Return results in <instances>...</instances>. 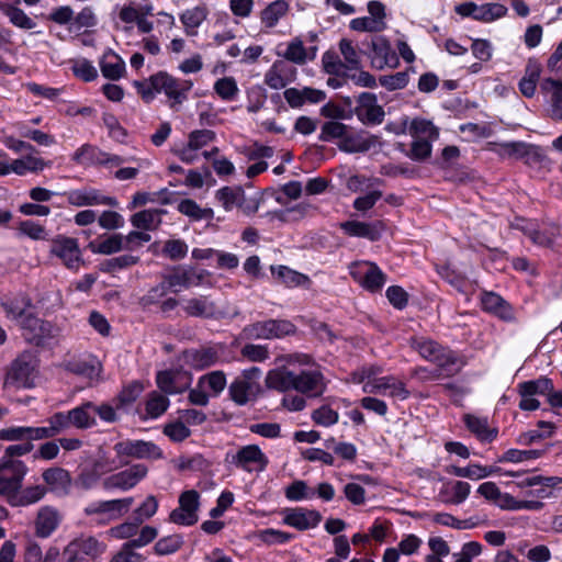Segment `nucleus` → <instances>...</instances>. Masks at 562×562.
Instances as JSON below:
<instances>
[{
    "label": "nucleus",
    "instance_id": "13d9d810",
    "mask_svg": "<svg viewBox=\"0 0 562 562\" xmlns=\"http://www.w3.org/2000/svg\"><path fill=\"white\" fill-rule=\"evenodd\" d=\"M339 49L344 59L346 61V67L349 69H359L360 68V56L353 46L352 42L347 38H342L339 42Z\"/></svg>",
    "mask_w": 562,
    "mask_h": 562
},
{
    "label": "nucleus",
    "instance_id": "f257e3e1",
    "mask_svg": "<svg viewBox=\"0 0 562 562\" xmlns=\"http://www.w3.org/2000/svg\"><path fill=\"white\" fill-rule=\"evenodd\" d=\"M134 86L147 103L154 100L156 93L164 92L169 99L170 109L178 111L179 106L188 99L192 81L177 79L166 71H159L150 76L148 80L134 81Z\"/></svg>",
    "mask_w": 562,
    "mask_h": 562
},
{
    "label": "nucleus",
    "instance_id": "5fc2aeb1",
    "mask_svg": "<svg viewBox=\"0 0 562 562\" xmlns=\"http://www.w3.org/2000/svg\"><path fill=\"white\" fill-rule=\"evenodd\" d=\"M283 56L292 63L303 65L307 60V49L304 47L301 38L295 37L289 43Z\"/></svg>",
    "mask_w": 562,
    "mask_h": 562
},
{
    "label": "nucleus",
    "instance_id": "49530a36",
    "mask_svg": "<svg viewBox=\"0 0 562 562\" xmlns=\"http://www.w3.org/2000/svg\"><path fill=\"white\" fill-rule=\"evenodd\" d=\"M48 166L46 161L34 156H26L22 159H16L11 164V169L18 175H24L26 171H40Z\"/></svg>",
    "mask_w": 562,
    "mask_h": 562
},
{
    "label": "nucleus",
    "instance_id": "72a5a7b5",
    "mask_svg": "<svg viewBox=\"0 0 562 562\" xmlns=\"http://www.w3.org/2000/svg\"><path fill=\"white\" fill-rule=\"evenodd\" d=\"M289 3L285 0H276L269 3L260 13L261 22L266 27H273L279 20L286 15Z\"/></svg>",
    "mask_w": 562,
    "mask_h": 562
},
{
    "label": "nucleus",
    "instance_id": "20e7f679",
    "mask_svg": "<svg viewBox=\"0 0 562 562\" xmlns=\"http://www.w3.org/2000/svg\"><path fill=\"white\" fill-rule=\"evenodd\" d=\"M296 327L286 319H268L247 325L243 329V337L248 340L283 338L294 335Z\"/></svg>",
    "mask_w": 562,
    "mask_h": 562
},
{
    "label": "nucleus",
    "instance_id": "a211bd4d",
    "mask_svg": "<svg viewBox=\"0 0 562 562\" xmlns=\"http://www.w3.org/2000/svg\"><path fill=\"white\" fill-rule=\"evenodd\" d=\"M322 520V515L315 509L295 508L289 510L283 521L297 530H307L316 527Z\"/></svg>",
    "mask_w": 562,
    "mask_h": 562
},
{
    "label": "nucleus",
    "instance_id": "69168bd1",
    "mask_svg": "<svg viewBox=\"0 0 562 562\" xmlns=\"http://www.w3.org/2000/svg\"><path fill=\"white\" fill-rule=\"evenodd\" d=\"M5 15L9 18L13 25L20 29L31 30L36 25L35 22L30 16H27L23 10L14 5H11Z\"/></svg>",
    "mask_w": 562,
    "mask_h": 562
},
{
    "label": "nucleus",
    "instance_id": "f704fd0d",
    "mask_svg": "<svg viewBox=\"0 0 562 562\" xmlns=\"http://www.w3.org/2000/svg\"><path fill=\"white\" fill-rule=\"evenodd\" d=\"M541 67L536 61H529L526 68V74L519 81V90L526 98H531L535 94L537 82L540 78Z\"/></svg>",
    "mask_w": 562,
    "mask_h": 562
},
{
    "label": "nucleus",
    "instance_id": "bf43d9fd",
    "mask_svg": "<svg viewBox=\"0 0 562 562\" xmlns=\"http://www.w3.org/2000/svg\"><path fill=\"white\" fill-rule=\"evenodd\" d=\"M183 544L180 535H172L159 539L155 544V552L159 555L171 554L178 551Z\"/></svg>",
    "mask_w": 562,
    "mask_h": 562
},
{
    "label": "nucleus",
    "instance_id": "2eb2a0df",
    "mask_svg": "<svg viewBox=\"0 0 562 562\" xmlns=\"http://www.w3.org/2000/svg\"><path fill=\"white\" fill-rule=\"evenodd\" d=\"M371 65L373 68L383 69L385 67L395 68L398 65V57L391 47L389 41L378 37L372 41Z\"/></svg>",
    "mask_w": 562,
    "mask_h": 562
},
{
    "label": "nucleus",
    "instance_id": "4be33fe9",
    "mask_svg": "<svg viewBox=\"0 0 562 562\" xmlns=\"http://www.w3.org/2000/svg\"><path fill=\"white\" fill-rule=\"evenodd\" d=\"M340 227L350 236L364 237L372 241L378 240L383 231V224L381 222L369 224L358 221H347L341 223Z\"/></svg>",
    "mask_w": 562,
    "mask_h": 562
},
{
    "label": "nucleus",
    "instance_id": "6e6d98bb",
    "mask_svg": "<svg viewBox=\"0 0 562 562\" xmlns=\"http://www.w3.org/2000/svg\"><path fill=\"white\" fill-rule=\"evenodd\" d=\"M350 27L358 32H381L386 27L385 21L374 20L370 16L357 18L350 22Z\"/></svg>",
    "mask_w": 562,
    "mask_h": 562
},
{
    "label": "nucleus",
    "instance_id": "774afa93",
    "mask_svg": "<svg viewBox=\"0 0 562 562\" xmlns=\"http://www.w3.org/2000/svg\"><path fill=\"white\" fill-rule=\"evenodd\" d=\"M214 89L216 93L224 100H232L238 92L236 81L232 77L218 79L215 82Z\"/></svg>",
    "mask_w": 562,
    "mask_h": 562
},
{
    "label": "nucleus",
    "instance_id": "a19ab883",
    "mask_svg": "<svg viewBox=\"0 0 562 562\" xmlns=\"http://www.w3.org/2000/svg\"><path fill=\"white\" fill-rule=\"evenodd\" d=\"M46 494V488L42 485H34L26 487L21 491V488L15 493L14 497L11 499L13 505H30L38 502Z\"/></svg>",
    "mask_w": 562,
    "mask_h": 562
},
{
    "label": "nucleus",
    "instance_id": "603ef678",
    "mask_svg": "<svg viewBox=\"0 0 562 562\" xmlns=\"http://www.w3.org/2000/svg\"><path fill=\"white\" fill-rule=\"evenodd\" d=\"M560 229L557 225H552L544 231L531 229L529 231V238L538 246L551 247L554 239L559 236Z\"/></svg>",
    "mask_w": 562,
    "mask_h": 562
},
{
    "label": "nucleus",
    "instance_id": "3c124183",
    "mask_svg": "<svg viewBox=\"0 0 562 562\" xmlns=\"http://www.w3.org/2000/svg\"><path fill=\"white\" fill-rule=\"evenodd\" d=\"M139 258L132 255H123L100 263V271L111 273L120 269L128 268L138 262Z\"/></svg>",
    "mask_w": 562,
    "mask_h": 562
},
{
    "label": "nucleus",
    "instance_id": "58836bf2",
    "mask_svg": "<svg viewBox=\"0 0 562 562\" xmlns=\"http://www.w3.org/2000/svg\"><path fill=\"white\" fill-rule=\"evenodd\" d=\"M42 477L44 482L52 487V490H65L71 482L68 471L59 467L45 470Z\"/></svg>",
    "mask_w": 562,
    "mask_h": 562
},
{
    "label": "nucleus",
    "instance_id": "4468645a",
    "mask_svg": "<svg viewBox=\"0 0 562 562\" xmlns=\"http://www.w3.org/2000/svg\"><path fill=\"white\" fill-rule=\"evenodd\" d=\"M190 381V374L173 370L159 371L156 376L158 387L166 394L184 392Z\"/></svg>",
    "mask_w": 562,
    "mask_h": 562
},
{
    "label": "nucleus",
    "instance_id": "4c0bfd02",
    "mask_svg": "<svg viewBox=\"0 0 562 562\" xmlns=\"http://www.w3.org/2000/svg\"><path fill=\"white\" fill-rule=\"evenodd\" d=\"M552 390V381L548 378L522 382L518 385V392L521 397L543 394L549 395Z\"/></svg>",
    "mask_w": 562,
    "mask_h": 562
},
{
    "label": "nucleus",
    "instance_id": "ddd939ff",
    "mask_svg": "<svg viewBox=\"0 0 562 562\" xmlns=\"http://www.w3.org/2000/svg\"><path fill=\"white\" fill-rule=\"evenodd\" d=\"M359 270L351 271V276L358 280L361 285L371 291L376 292L384 285L386 277L380 268L373 262H363L358 265Z\"/></svg>",
    "mask_w": 562,
    "mask_h": 562
},
{
    "label": "nucleus",
    "instance_id": "6ab92c4d",
    "mask_svg": "<svg viewBox=\"0 0 562 562\" xmlns=\"http://www.w3.org/2000/svg\"><path fill=\"white\" fill-rule=\"evenodd\" d=\"M133 504V498H122L113 501L99 502L86 507L87 515L109 514L111 518L116 519L126 514Z\"/></svg>",
    "mask_w": 562,
    "mask_h": 562
},
{
    "label": "nucleus",
    "instance_id": "c9c22d12",
    "mask_svg": "<svg viewBox=\"0 0 562 562\" xmlns=\"http://www.w3.org/2000/svg\"><path fill=\"white\" fill-rule=\"evenodd\" d=\"M88 248L93 254L112 255L124 249V236L121 234H114L106 237L103 240L90 241Z\"/></svg>",
    "mask_w": 562,
    "mask_h": 562
},
{
    "label": "nucleus",
    "instance_id": "c756f323",
    "mask_svg": "<svg viewBox=\"0 0 562 562\" xmlns=\"http://www.w3.org/2000/svg\"><path fill=\"white\" fill-rule=\"evenodd\" d=\"M294 375L295 373L285 368L271 370L266 376V385L281 392L291 390L294 387Z\"/></svg>",
    "mask_w": 562,
    "mask_h": 562
},
{
    "label": "nucleus",
    "instance_id": "de8ad7c7",
    "mask_svg": "<svg viewBox=\"0 0 562 562\" xmlns=\"http://www.w3.org/2000/svg\"><path fill=\"white\" fill-rule=\"evenodd\" d=\"M409 131L412 136L417 139L425 138L432 140L438 137V130L432 125L431 122L426 120H413Z\"/></svg>",
    "mask_w": 562,
    "mask_h": 562
},
{
    "label": "nucleus",
    "instance_id": "c85d7f7f",
    "mask_svg": "<svg viewBox=\"0 0 562 562\" xmlns=\"http://www.w3.org/2000/svg\"><path fill=\"white\" fill-rule=\"evenodd\" d=\"M165 210H144L131 217L132 225L138 229L155 231L161 223V215Z\"/></svg>",
    "mask_w": 562,
    "mask_h": 562
},
{
    "label": "nucleus",
    "instance_id": "ea45409f",
    "mask_svg": "<svg viewBox=\"0 0 562 562\" xmlns=\"http://www.w3.org/2000/svg\"><path fill=\"white\" fill-rule=\"evenodd\" d=\"M191 285V276L187 270L175 269L171 273L165 277V282L159 286L151 290V292H158L161 289V295L166 293L167 288L183 286L189 288Z\"/></svg>",
    "mask_w": 562,
    "mask_h": 562
},
{
    "label": "nucleus",
    "instance_id": "5701e85b",
    "mask_svg": "<svg viewBox=\"0 0 562 562\" xmlns=\"http://www.w3.org/2000/svg\"><path fill=\"white\" fill-rule=\"evenodd\" d=\"M378 136L367 135L366 132L349 134L338 144L339 149L346 153H366L376 145Z\"/></svg>",
    "mask_w": 562,
    "mask_h": 562
},
{
    "label": "nucleus",
    "instance_id": "423d86ee",
    "mask_svg": "<svg viewBox=\"0 0 562 562\" xmlns=\"http://www.w3.org/2000/svg\"><path fill=\"white\" fill-rule=\"evenodd\" d=\"M113 450L123 465L130 463V458L159 459L162 457L161 450L155 443L144 440H123L115 443Z\"/></svg>",
    "mask_w": 562,
    "mask_h": 562
},
{
    "label": "nucleus",
    "instance_id": "e2e57ef3",
    "mask_svg": "<svg viewBox=\"0 0 562 562\" xmlns=\"http://www.w3.org/2000/svg\"><path fill=\"white\" fill-rule=\"evenodd\" d=\"M499 147L498 154L502 157L522 159L526 155L528 144L524 142H510L497 144Z\"/></svg>",
    "mask_w": 562,
    "mask_h": 562
},
{
    "label": "nucleus",
    "instance_id": "4d7b16f0",
    "mask_svg": "<svg viewBox=\"0 0 562 562\" xmlns=\"http://www.w3.org/2000/svg\"><path fill=\"white\" fill-rule=\"evenodd\" d=\"M168 406L169 400L165 395L151 392L146 402V412L150 417L156 418L164 414Z\"/></svg>",
    "mask_w": 562,
    "mask_h": 562
},
{
    "label": "nucleus",
    "instance_id": "b1692460",
    "mask_svg": "<svg viewBox=\"0 0 562 562\" xmlns=\"http://www.w3.org/2000/svg\"><path fill=\"white\" fill-rule=\"evenodd\" d=\"M68 202L75 206H85V205H109L116 206L117 201L111 196L100 195L97 191H72L68 195Z\"/></svg>",
    "mask_w": 562,
    "mask_h": 562
},
{
    "label": "nucleus",
    "instance_id": "e433bc0d",
    "mask_svg": "<svg viewBox=\"0 0 562 562\" xmlns=\"http://www.w3.org/2000/svg\"><path fill=\"white\" fill-rule=\"evenodd\" d=\"M498 471L499 469L496 467H482L480 464H472L465 468L452 465L449 470V473L459 477L480 480Z\"/></svg>",
    "mask_w": 562,
    "mask_h": 562
},
{
    "label": "nucleus",
    "instance_id": "9b49d317",
    "mask_svg": "<svg viewBox=\"0 0 562 562\" xmlns=\"http://www.w3.org/2000/svg\"><path fill=\"white\" fill-rule=\"evenodd\" d=\"M232 462L247 472L263 471L268 464V458L256 445L241 447L232 458Z\"/></svg>",
    "mask_w": 562,
    "mask_h": 562
},
{
    "label": "nucleus",
    "instance_id": "79ce46f5",
    "mask_svg": "<svg viewBox=\"0 0 562 562\" xmlns=\"http://www.w3.org/2000/svg\"><path fill=\"white\" fill-rule=\"evenodd\" d=\"M243 191L241 187H224L216 191L215 196L226 211H231L238 207Z\"/></svg>",
    "mask_w": 562,
    "mask_h": 562
},
{
    "label": "nucleus",
    "instance_id": "bb28decb",
    "mask_svg": "<svg viewBox=\"0 0 562 562\" xmlns=\"http://www.w3.org/2000/svg\"><path fill=\"white\" fill-rule=\"evenodd\" d=\"M100 68L105 78L117 80L125 71V63L119 55L109 50L102 56L100 60Z\"/></svg>",
    "mask_w": 562,
    "mask_h": 562
},
{
    "label": "nucleus",
    "instance_id": "0eeeda50",
    "mask_svg": "<svg viewBox=\"0 0 562 562\" xmlns=\"http://www.w3.org/2000/svg\"><path fill=\"white\" fill-rule=\"evenodd\" d=\"M27 472L24 462L15 459H9L0 463V495L11 499L21 488L22 481Z\"/></svg>",
    "mask_w": 562,
    "mask_h": 562
},
{
    "label": "nucleus",
    "instance_id": "aec40b11",
    "mask_svg": "<svg viewBox=\"0 0 562 562\" xmlns=\"http://www.w3.org/2000/svg\"><path fill=\"white\" fill-rule=\"evenodd\" d=\"M60 513L52 506L42 507L35 519V532L41 538L50 536L60 524Z\"/></svg>",
    "mask_w": 562,
    "mask_h": 562
},
{
    "label": "nucleus",
    "instance_id": "39448f33",
    "mask_svg": "<svg viewBox=\"0 0 562 562\" xmlns=\"http://www.w3.org/2000/svg\"><path fill=\"white\" fill-rule=\"evenodd\" d=\"M36 361L31 353L20 355L10 366L4 379L5 387H31L34 384Z\"/></svg>",
    "mask_w": 562,
    "mask_h": 562
},
{
    "label": "nucleus",
    "instance_id": "f3484780",
    "mask_svg": "<svg viewBox=\"0 0 562 562\" xmlns=\"http://www.w3.org/2000/svg\"><path fill=\"white\" fill-rule=\"evenodd\" d=\"M323 374L318 371H301L294 375L293 390L310 396H319L325 390Z\"/></svg>",
    "mask_w": 562,
    "mask_h": 562
},
{
    "label": "nucleus",
    "instance_id": "a18cd8bd",
    "mask_svg": "<svg viewBox=\"0 0 562 562\" xmlns=\"http://www.w3.org/2000/svg\"><path fill=\"white\" fill-rule=\"evenodd\" d=\"M207 16V10L205 7H195L191 10H187L181 15V22L187 29L188 35H194V29L198 27Z\"/></svg>",
    "mask_w": 562,
    "mask_h": 562
},
{
    "label": "nucleus",
    "instance_id": "7c9ffc66",
    "mask_svg": "<svg viewBox=\"0 0 562 562\" xmlns=\"http://www.w3.org/2000/svg\"><path fill=\"white\" fill-rule=\"evenodd\" d=\"M186 361L195 369H205L214 364L217 359V352L213 348H202L199 350H189L184 352Z\"/></svg>",
    "mask_w": 562,
    "mask_h": 562
},
{
    "label": "nucleus",
    "instance_id": "f03ea898",
    "mask_svg": "<svg viewBox=\"0 0 562 562\" xmlns=\"http://www.w3.org/2000/svg\"><path fill=\"white\" fill-rule=\"evenodd\" d=\"M411 345L423 358L436 364L437 368L430 372L429 379L452 376L465 364V361L456 352L431 339L413 338Z\"/></svg>",
    "mask_w": 562,
    "mask_h": 562
},
{
    "label": "nucleus",
    "instance_id": "cd10ccee",
    "mask_svg": "<svg viewBox=\"0 0 562 562\" xmlns=\"http://www.w3.org/2000/svg\"><path fill=\"white\" fill-rule=\"evenodd\" d=\"M464 423L467 428L476 436V438L481 441L491 442L497 435L496 429H492L488 427V423L486 418L476 417L471 414L464 415Z\"/></svg>",
    "mask_w": 562,
    "mask_h": 562
},
{
    "label": "nucleus",
    "instance_id": "393cba45",
    "mask_svg": "<svg viewBox=\"0 0 562 562\" xmlns=\"http://www.w3.org/2000/svg\"><path fill=\"white\" fill-rule=\"evenodd\" d=\"M260 389L258 382H247V380H241L237 378L229 385V395L231 398L238 405L246 404L251 397H255Z\"/></svg>",
    "mask_w": 562,
    "mask_h": 562
},
{
    "label": "nucleus",
    "instance_id": "8fccbe9b",
    "mask_svg": "<svg viewBox=\"0 0 562 562\" xmlns=\"http://www.w3.org/2000/svg\"><path fill=\"white\" fill-rule=\"evenodd\" d=\"M199 386H205L214 396L218 395L226 386L224 372L213 371L203 375L199 381Z\"/></svg>",
    "mask_w": 562,
    "mask_h": 562
},
{
    "label": "nucleus",
    "instance_id": "dca6fc26",
    "mask_svg": "<svg viewBox=\"0 0 562 562\" xmlns=\"http://www.w3.org/2000/svg\"><path fill=\"white\" fill-rule=\"evenodd\" d=\"M183 310L192 317L216 319L223 316V313L217 308L216 303L206 295L187 300Z\"/></svg>",
    "mask_w": 562,
    "mask_h": 562
},
{
    "label": "nucleus",
    "instance_id": "f8f14e48",
    "mask_svg": "<svg viewBox=\"0 0 562 562\" xmlns=\"http://www.w3.org/2000/svg\"><path fill=\"white\" fill-rule=\"evenodd\" d=\"M50 252L60 258L68 269L77 270L81 263V252L77 239L59 236L53 240Z\"/></svg>",
    "mask_w": 562,
    "mask_h": 562
},
{
    "label": "nucleus",
    "instance_id": "680f3d73",
    "mask_svg": "<svg viewBox=\"0 0 562 562\" xmlns=\"http://www.w3.org/2000/svg\"><path fill=\"white\" fill-rule=\"evenodd\" d=\"M315 207L312 204L302 202V203L296 204L293 207H289L284 211H281L278 214V217L281 221H299V220L305 217L306 215H308L311 213V211H313Z\"/></svg>",
    "mask_w": 562,
    "mask_h": 562
},
{
    "label": "nucleus",
    "instance_id": "2f4dec72",
    "mask_svg": "<svg viewBox=\"0 0 562 562\" xmlns=\"http://www.w3.org/2000/svg\"><path fill=\"white\" fill-rule=\"evenodd\" d=\"M68 546L70 553L78 551L79 553L89 557L91 560H94L103 552L102 544L93 537L77 538Z\"/></svg>",
    "mask_w": 562,
    "mask_h": 562
},
{
    "label": "nucleus",
    "instance_id": "7ed1b4c3",
    "mask_svg": "<svg viewBox=\"0 0 562 562\" xmlns=\"http://www.w3.org/2000/svg\"><path fill=\"white\" fill-rule=\"evenodd\" d=\"M21 329L25 340L37 347L50 346L61 336V329L57 325L34 314H29L21 321Z\"/></svg>",
    "mask_w": 562,
    "mask_h": 562
},
{
    "label": "nucleus",
    "instance_id": "052dcab7",
    "mask_svg": "<svg viewBox=\"0 0 562 562\" xmlns=\"http://www.w3.org/2000/svg\"><path fill=\"white\" fill-rule=\"evenodd\" d=\"M538 427L541 429H548V432L543 434L538 430H530V431L521 434L518 438V442L524 446H529L537 440L550 437L553 432V429L555 428L554 424H552L550 422H543V420L538 423Z\"/></svg>",
    "mask_w": 562,
    "mask_h": 562
},
{
    "label": "nucleus",
    "instance_id": "1a4fd4ad",
    "mask_svg": "<svg viewBox=\"0 0 562 562\" xmlns=\"http://www.w3.org/2000/svg\"><path fill=\"white\" fill-rule=\"evenodd\" d=\"M72 160L78 165H111L120 166L124 162V159L116 155L102 151L97 146L85 144L76 150L72 156Z\"/></svg>",
    "mask_w": 562,
    "mask_h": 562
},
{
    "label": "nucleus",
    "instance_id": "0e129e2a",
    "mask_svg": "<svg viewBox=\"0 0 562 562\" xmlns=\"http://www.w3.org/2000/svg\"><path fill=\"white\" fill-rule=\"evenodd\" d=\"M179 505L187 510L190 518L198 519L199 493L195 490L183 492L179 497Z\"/></svg>",
    "mask_w": 562,
    "mask_h": 562
},
{
    "label": "nucleus",
    "instance_id": "a878e982",
    "mask_svg": "<svg viewBox=\"0 0 562 562\" xmlns=\"http://www.w3.org/2000/svg\"><path fill=\"white\" fill-rule=\"evenodd\" d=\"M70 426L85 429L95 424V406L87 402L68 412Z\"/></svg>",
    "mask_w": 562,
    "mask_h": 562
},
{
    "label": "nucleus",
    "instance_id": "412c9836",
    "mask_svg": "<svg viewBox=\"0 0 562 562\" xmlns=\"http://www.w3.org/2000/svg\"><path fill=\"white\" fill-rule=\"evenodd\" d=\"M481 304L484 311L493 313L503 321L509 322L515 318L512 306L494 292H484L481 296Z\"/></svg>",
    "mask_w": 562,
    "mask_h": 562
},
{
    "label": "nucleus",
    "instance_id": "c03bdc74",
    "mask_svg": "<svg viewBox=\"0 0 562 562\" xmlns=\"http://www.w3.org/2000/svg\"><path fill=\"white\" fill-rule=\"evenodd\" d=\"M507 8L501 3H485L475 5L474 19L483 22H491L504 16Z\"/></svg>",
    "mask_w": 562,
    "mask_h": 562
},
{
    "label": "nucleus",
    "instance_id": "473e14b6",
    "mask_svg": "<svg viewBox=\"0 0 562 562\" xmlns=\"http://www.w3.org/2000/svg\"><path fill=\"white\" fill-rule=\"evenodd\" d=\"M272 273H277L278 279L286 286H306L311 284V280L307 276L290 269L286 266H279L277 268L271 267Z\"/></svg>",
    "mask_w": 562,
    "mask_h": 562
},
{
    "label": "nucleus",
    "instance_id": "864d4df0",
    "mask_svg": "<svg viewBox=\"0 0 562 562\" xmlns=\"http://www.w3.org/2000/svg\"><path fill=\"white\" fill-rule=\"evenodd\" d=\"M348 132V126L344 123L329 121L325 122L322 126V133L319 135V139L322 142H329L334 138H339L344 140Z\"/></svg>",
    "mask_w": 562,
    "mask_h": 562
},
{
    "label": "nucleus",
    "instance_id": "6e6552de",
    "mask_svg": "<svg viewBox=\"0 0 562 562\" xmlns=\"http://www.w3.org/2000/svg\"><path fill=\"white\" fill-rule=\"evenodd\" d=\"M148 473V468L143 463H136L121 472L106 476L102 481L105 490L127 491L136 486Z\"/></svg>",
    "mask_w": 562,
    "mask_h": 562
},
{
    "label": "nucleus",
    "instance_id": "09e8293b",
    "mask_svg": "<svg viewBox=\"0 0 562 562\" xmlns=\"http://www.w3.org/2000/svg\"><path fill=\"white\" fill-rule=\"evenodd\" d=\"M180 213L192 217L193 220L213 218L212 209H201L193 200L186 199L178 204Z\"/></svg>",
    "mask_w": 562,
    "mask_h": 562
},
{
    "label": "nucleus",
    "instance_id": "338daca9",
    "mask_svg": "<svg viewBox=\"0 0 562 562\" xmlns=\"http://www.w3.org/2000/svg\"><path fill=\"white\" fill-rule=\"evenodd\" d=\"M283 63H274L265 75V82L272 89H282L286 86V80L282 76Z\"/></svg>",
    "mask_w": 562,
    "mask_h": 562
},
{
    "label": "nucleus",
    "instance_id": "9d476101",
    "mask_svg": "<svg viewBox=\"0 0 562 562\" xmlns=\"http://www.w3.org/2000/svg\"><path fill=\"white\" fill-rule=\"evenodd\" d=\"M357 117L366 125L381 124L384 120V110L376 103L375 94L362 92L358 97V105L355 110Z\"/></svg>",
    "mask_w": 562,
    "mask_h": 562
},
{
    "label": "nucleus",
    "instance_id": "37998d69",
    "mask_svg": "<svg viewBox=\"0 0 562 562\" xmlns=\"http://www.w3.org/2000/svg\"><path fill=\"white\" fill-rule=\"evenodd\" d=\"M431 140L425 138H415L412 143L411 149L405 150L403 144H398L400 149L405 153L407 157L415 161H424L431 155Z\"/></svg>",
    "mask_w": 562,
    "mask_h": 562
}]
</instances>
